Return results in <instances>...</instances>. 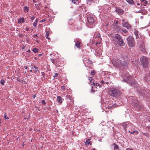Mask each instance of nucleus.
Returning <instances> with one entry per match:
<instances>
[{
    "label": "nucleus",
    "instance_id": "obj_3",
    "mask_svg": "<svg viewBox=\"0 0 150 150\" xmlns=\"http://www.w3.org/2000/svg\"><path fill=\"white\" fill-rule=\"evenodd\" d=\"M132 79L131 76L128 75L126 76L123 79V80L127 83L129 84L131 86L134 87H137V82Z\"/></svg>",
    "mask_w": 150,
    "mask_h": 150
},
{
    "label": "nucleus",
    "instance_id": "obj_17",
    "mask_svg": "<svg viewBox=\"0 0 150 150\" xmlns=\"http://www.w3.org/2000/svg\"><path fill=\"white\" fill-rule=\"evenodd\" d=\"M148 3V2L146 0H142L141 1V5L145 6Z\"/></svg>",
    "mask_w": 150,
    "mask_h": 150
},
{
    "label": "nucleus",
    "instance_id": "obj_59",
    "mask_svg": "<svg viewBox=\"0 0 150 150\" xmlns=\"http://www.w3.org/2000/svg\"><path fill=\"white\" fill-rule=\"evenodd\" d=\"M137 5L138 6H139L140 5V4L139 3H138L137 4Z\"/></svg>",
    "mask_w": 150,
    "mask_h": 150
},
{
    "label": "nucleus",
    "instance_id": "obj_7",
    "mask_svg": "<svg viewBox=\"0 0 150 150\" xmlns=\"http://www.w3.org/2000/svg\"><path fill=\"white\" fill-rule=\"evenodd\" d=\"M126 40L127 44L129 47H132L134 46V39L132 37L129 36L127 38Z\"/></svg>",
    "mask_w": 150,
    "mask_h": 150
},
{
    "label": "nucleus",
    "instance_id": "obj_22",
    "mask_svg": "<svg viewBox=\"0 0 150 150\" xmlns=\"http://www.w3.org/2000/svg\"><path fill=\"white\" fill-rule=\"evenodd\" d=\"M35 6H36V9L38 10L40 9V7L42 6L40 4H35Z\"/></svg>",
    "mask_w": 150,
    "mask_h": 150
},
{
    "label": "nucleus",
    "instance_id": "obj_58",
    "mask_svg": "<svg viewBox=\"0 0 150 150\" xmlns=\"http://www.w3.org/2000/svg\"><path fill=\"white\" fill-rule=\"evenodd\" d=\"M146 79L147 80L148 79L150 78L148 76H146Z\"/></svg>",
    "mask_w": 150,
    "mask_h": 150
},
{
    "label": "nucleus",
    "instance_id": "obj_27",
    "mask_svg": "<svg viewBox=\"0 0 150 150\" xmlns=\"http://www.w3.org/2000/svg\"><path fill=\"white\" fill-rule=\"evenodd\" d=\"M90 68L91 69V75H92V76H93L94 75H95V74L96 73V72L95 71L93 70V69H92V68L91 67H90Z\"/></svg>",
    "mask_w": 150,
    "mask_h": 150
},
{
    "label": "nucleus",
    "instance_id": "obj_1",
    "mask_svg": "<svg viewBox=\"0 0 150 150\" xmlns=\"http://www.w3.org/2000/svg\"><path fill=\"white\" fill-rule=\"evenodd\" d=\"M123 58L124 60L127 62L122 61L119 59L114 58L111 60L112 63L113 65L116 67H126L127 65V62L129 61V59L128 57L126 55H125Z\"/></svg>",
    "mask_w": 150,
    "mask_h": 150
},
{
    "label": "nucleus",
    "instance_id": "obj_15",
    "mask_svg": "<svg viewBox=\"0 0 150 150\" xmlns=\"http://www.w3.org/2000/svg\"><path fill=\"white\" fill-rule=\"evenodd\" d=\"M123 127L125 130H127L128 128L131 127V125L128 124L127 122H125L123 124Z\"/></svg>",
    "mask_w": 150,
    "mask_h": 150
},
{
    "label": "nucleus",
    "instance_id": "obj_54",
    "mask_svg": "<svg viewBox=\"0 0 150 150\" xmlns=\"http://www.w3.org/2000/svg\"><path fill=\"white\" fill-rule=\"evenodd\" d=\"M91 79V81H94L93 80V78L92 77H90Z\"/></svg>",
    "mask_w": 150,
    "mask_h": 150
},
{
    "label": "nucleus",
    "instance_id": "obj_57",
    "mask_svg": "<svg viewBox=\"0 0 150 150\" xmlns=\"http://www.w3.org/2000/svg\"><path fill=\"white\" fill-rule=\"evenodd\" d=\"M35 41H36V42L37 43H39V41H38V40H37H37H35Z\"/></svg>",
    "mask_w": 150,
    "mask_h": 150
},
{
    "label": "nucleus",
    "instance_id": "obj_19",
    "mask_svg": "<svg viewBox=\"0 0 150 150\" xmlns=\"http://www.w3.org/2000/svg\"><path fill=\"white\" fill-rule=\"evenodd\" d=\"M140 50L143 53H144L146 52L145 46L144 45H142L140 47Z\"/></svg>",
    "mask_w": 150,
    "mask_h": 150
},
{
    "label": "nucleus",
    "instance_id": "obj_51",
    "mask_svg": "<svg viewBox=\"0 0 150 150\" xmlns=\"http://www.w3.org/2000/svg\"><path fill=\"white\" fill-rule=\"evenodd\" d=\"M101 83L102 84H103L104 83H105L103 80H102L101 81Z\"/></svg>",
    "mask_w": 150,
    "mask_h": 150
},
{
    "label": "nucleus",
    "instance_id": "obj_2",
    "mask_svg": "<svg viewBox=\"0 0 150 150\" xmlns=\"http://www.w3.org/2000/svg\"><path fill=\"white\" fill-rule=\"evenodd\" d=\"M131 103L132 108L137 111H140L143 109V105L139 101L132 96L131 97Z\"/></svg>",
    "mask_w": 150,
    "mask_h": 150
},
{
    "label": "nucleus",
    "instance_id": "obj_39",
    "mask_svg": "<svg viewBox=\"0 0 150 150\" xmlns=\"http://www.w3.org/2000/svg\"><path fill=\"white\" fill-rule=\"evenodd\" d=\"M96 88H97V86H99V88H100L101 87H102V86L100 85V84H99L98 83H96Z\"/></svg>",
    "mask_w": 150,
    "mask_h": 150
},
{
    "label": "nucleus",
    "instance_id": "obj_26",
    "mask_svg": "<svg viewBox=\"0 0 150 150\" xmlns=\"http://www.w3.org/2000/svg\"><path fill=\"white\" fill-rule=\"evenodd\" d=\"M126 1L129 4H132L134 3V1L132 0H126Z\"/></svg>",
    "mask_w": 150,
    "mask_h": 150
},
{
    "label": "nucleus",
    "instance_id": "obj_5",
    "mask_svg": "<svg viewBox=\"0 0 150 150\" xmlns=\"http://www.w3.org/2000/svg\"><path fill=\"white\" fill-rule=\"evenodd\" d=\"M140 60L143 68L146 69L147 68L149 61V59L145 56H142L141 57Z\"/></svg>",
    "mask_w": 150,
    "mask_h": 150
},
{
    "label": "nucleus",
    "instance_id": "obj_37",
    "mask_svg": "<svg viewBox=\"0 0 150 150\" xmlns=\"http://www.w3.org/2000/svg\"><path fill=\"white\" fill-rule=\"evenodd\" d=\"M24 10L26 12H28L29 11V9L28 7L27 6H25L24 7Z\"/></svg>",
    "mask_w": 150,
    "mask_h": 150
},
{
    "label": "nucleus",
    "instance_id": "obj_53",
    "mask_svg": "<svg viewBox=\"0 0 150 150\" xmlns=\"http://www.w3.org/2000/svg\"><path fill=\"white\" fill-rule=\"evenodd\" d=\"M96 83L94 82H93V85L94 86H96Z\"/></svg>",
    "mask_w": 150,
    "mask_h": 150
},
{
    "label": "nucleus",
    "instance_id": "obj_4",
    "mask_svg": "<svg viewBox=\"0 0 150 150\" xmlns=\"http://www.w3.org/2000/svg\"><path fill=\"white\" fill-rule=\"evenodd\" d=\"M113 40L117 42L121 46L125 45V43L122 37L119 34H116L113 36Z\"/></svg>",
    "mask_w": 150,
    "mask_h": 150
},
{
    "label": "nucleus",
    "instance_id": "obj_34",
    "mask_svg": "<svg viewBox=\"0 0 150 150\" xmlns=\"http://www.w3.org/2000/svg\"><path fill=\"white\" fill-rule=\"evenodd\" d=\"M58 74L57 73H56L54 74V75L53 76L54 79H53V80H54L55 79H57V76H58Z\"/></svg>",
    "mask_w": 150,
    "mask_h": 150
},
{
    "label": "nucleus",
    "instance_id": "obj_60",
    "mask_svg": "<svg viewBox=\"0 0 150 150\" xmlns=\"http://www.w3.org/2000/svg\"><path fill=\"white\" fill-rule=\"evenodd\" d=\"M42 55V54H39L38 57H40Z\"/></svg>",
    "mask_w": 150,
    "mask_h": 150
},
{
    "label": "nucleus",
    "instance_id": "obj_42",
    "mask_svg": "<svg viewBox=\"0 0 150 150\" xmlns=\"http://www.w3.org/2000/svg\"><path fill=\"white\" fill-rule=\"evenodd\" d=\"M41 103L43 105H45L46 104V102L44 100H42Z\"/></svg>",
    "mask_w": 150,
    "mask_h": 150
},
{
    "label": "nucleus",
    "instance_id": "obj_47",
    "mask_svg": "<svg viewBox=\"0 0 150 150\" xmlns=\"http://www.w3.org/2000/svg\"><path fill=\"white\" fill-rule=\"evenodd\" d=\"M64 91H65V90L66 88L64 86H62V88H61Z\"/></svg>",
    "mask_w": 150,
    "mask_h": 150
},
{
    "label": "nucleus",
    "instance_id": "obj_10",
    "mask_svg": "<svg viewBox=\"0 0 150 150\" xmlns=\"http://www.w3.org/2000/svg\"><path fill=\"white\" fill-rule=\"evenodd\" d=\"M115 11L119 15H123L124 12V11L122 9L117 7H115Z\"/></svg>",
    "mask_w": 150,
    "mask_h": 150
},
{
    "label": "nucleus",
    "instance_id": "obj_56",
    "mask_svg": "<svg viewBox=\"0 0 150 150\" xmlns=\"http://www.w3.org/2000/svg\"><path fill=\"white\" fill-rule=\"evenodd\" d=\"M26 30L27 31H28L29 30V29L28 28H26Z\"/></svg>",
    "mask_w": 150,
    "mask_h": 150
},
{
    "label": "nucleus",
    "instance_id": "obj_28",
    "mask_svg": "<svg viewBox=\"0 0 150 150\" xmlns=\"http://www.w3.org/2000/svg\"><path fill=\"white\" fill-rule=\"evenodd\" d=\"M38 19L37 18L35 21L34 23H33V25L34 27H36L37 26V23H38Z\"/></svg>",
    "mask_w": 150,
    "mask_h": 150
},
{
    "label": "nucleus",
    "instance_id": "obj_13",
    "mask_svg": "<svg viewBox=\"0 0 150 150\" xmlns=\"http://www.w3.org/2000/svg\"><path fill=\"white\" fill-rule=\"evenodd\" d=\"M31 66L32 67H31V69H33L34 73H36L38 71V72H40L39 70L38 69V67L35 66L34 64H31Z\"/></svg>",
    "mask_w": 150,
    "mask_h": 150
},
{
    "label": "nucleus",
    "instance_id": "obj_35",
    "mask_svg": "<svg viewBox=\"0 0 150 150\" xmlns=\"http://www.w3.org/2000/svg\"><path fill=\"white\" fill-rule=\"evenodd\" d=\"M4 118L5 119L8 120L9 119V117L7 116V115L6 113H5L4 114Z\"/></svg>",
    "mask_w": 150,
    "mask_h": 150
},
{
    "label": "nucleus",
    "instance_id": "obj_40",
    "mask_svg": "<svg viewBox=\"0 0 150 150\" xmlns=\"http://www.w3.org/2000/svg\"><path fill=\"white\" fill-rule=\"evenodd\" d=\"M33 37L34 38H37V39L38 38V36L37 35V34H35V35H33Z\"/></svg>",
    "mask_w": 150,
    "mask_h": 150
},
{
    "label": "nucleus",
    "instance_id": "obj_38",
    "mask_svg": "<svg viewBox=\"0 0 150 150\" xmlns=\"http://www.w3.org/2000/svg\"><path fill=\"white\" fill-rule=\"evenodd\" d=\"M143 12H144V13H145L146 12V10H140L139 11H138V13H143Z\"/></svg>",
    "mask_w": 150,
    "mask_h": 150
},
{
    "label": "nucleus",
    "instance_id": "obj_62",
    "mask_svg": "<svg viewBox=\"0 0 150 150\" xmlns=\"http://www.w3.org/2000/svg\"><path fill=\"white\" fill-rule=\"evenodd\" d=\"M88 80H90V82H91V79H90V78H89V79H88Z\"/></svg>",
    "mask_w": 150,
    "mask_h": 150
},
{
    "label": "nucleus",
    "instance_id": "obj_50",
    "mask_svg": "<svg viewBox=\"0 0 150 150\" xmlns=\"http://www.w3.org/2000/svg\"><path fill=\"white\" fill-rule=\"evenodd\" d=\"M93 87L92 86V87H91V92H95V91H93Z\"/></svg>",
    "mask_w": 150,
    "mask_h": 150
},
{
    "label": "nucleus",
    "instance_id": "obj_43",
    "mask_svg": "<svg viewBox=\"0 0 150 150\" xmlns=\"http://www.w3.org/2000/svg\"><path fill=\"white\" fill-rule=\"evenodd\" d=\"M100 37V33H98L96 35V38H99Z\"/></svg>",
    "mask_w": 150,
    "mask_h": 150
},
{
    "label": "nucleus",
    "instance_id": "obj_49",
    "mask_svg": "<svg viewBox=\"0 0 150 150\" xmlns=\"http://www.w3.org/2000/svg\"><path fill=\"white\" fill-rule=\"evenodd\" d=\"M34 19H35V17L34 16H32L30 18V19H31V20H33Z\"/></svg>",
    "mask_w": 150,
    "mask_h": 150
},
{
    "label": "nucleus",
    "instance_id": "obj_33",
    "mask_svg": "<svg viewBox=\"0 0 150 150\" xmlns=\"http://www.w3.org/2000/svg\"><path fill=\"white\" fill-rule=\"evenodd\" d=\"M91 144V141L90 139H88L86 140V142L85 143V144Z\"/></svg>",
    "mask_w": 150,
    "mask_h": 150
},
{
    "label": "nucleus",
    "instance_id": "obj_25",
    "mask_svg": "<svg viewBox=\"0 0 150 150\" xmlns=\"http://www.w3.org/2000/svg\"><path fill=\"white\" fill-rule=\"evenodd\" d=\"M24 19L23 18H21L18 20V23H22L24 22Z\"/></svg>",
    "mask_w": 150,
    "mask_h": 150
},
{
    "label": "nucleus",
    "instance_id": "obj_14",
    "mask_svg": "<svg viewBox=\"0 0 150 150\" xmlns=\"http://www.w3.org/2000/svg\"><path fill=\"white\" fill-rule=\"evenodd\" d=\"M87 21L88 22V23L89 25H90L93 24L94 22V20L93 18L91 16L88 17Z\"/></svg>",
    "mask_w": 150,
    "mask_h": 150
},
{
    "label": "nucleus",
    "instance_id": "obj_20",
    "mask_svg": "<svg viewBox=\"0 0 150 150\" xmlns=\"http://www.w3.org/2000/svg\"><path fill=\"white\" fill-rule=\"evenodd\" d=\"M129 132L131 134H138V132L136 130L132 131V129L129 130Z\"/></svg>",
    "mask_w": 150,
    "mask_h": 150
},
{
    "label": "nucleus",
    "instance_id": "obj_52",
    "mask_svg": "<svg viewBox=\"0 0 150 150\" xmlns=\"http://www.w3.org/2000/svg\"><path fill=\"white\" fill-rule=\"evenodd\" d=\"M19 36L20 38H22L23 37V35L22 34H20L19 35Z\"/></svg>",
    "mask_w": 150,
    "mask_h": 150
},
{
    "label": "nucleus",
    "instance_id": "obj_23",
    "mask_svg": "<svg viewBox=\"0 0 150 150\" xmlns=\"http://www.w3.org/2000/svg\"><path fill=\"white\" fill-rule=\"evenodd\" d=\"M62 98L60 96H57V100L60 103H62Z\"/></svg>",
    "mask_w": 150,
    "mask_h": 150
},
{
    "label": "nucleus",
    "instance_id": "obj_29",
    "mask_svg": "<svg viewBox=\"0 0 150 150\" xmlns=\"http://www.w3.org/2000/svg\"><path fill=\"white\" fill-rule=\"evenodd\" d=\"M38 49L36 48H34L32 50V51L35 53L38 52Z\"/></svg>",
    "mask_w": 150,
    "mask_h": 150
},
{
    "label": "nucleus",
    "instance_id": "obj_21",
    "mask_svg": "<svg viewBox=\"0 0 150 150\" xmlns=\"http://www.w3.org/2000/svg\"><path fill=\"white\" fill-rule=\"evenodd\" d=\"M75 46L78 48H80L81 47V42L79 41H77L75 44Z\"/></svg>",
    "mask_w": 150,
    "mask_h": 150
},
{
    "label": "nucleus",
    "instance_id": "obj_6",
    "mask_svg": "<svg viewBox=\"0 0 150 150\" xmlns=\"http://www.w3.org/2000/svg\"><path fill=\"white\" fill-rule=\"evenodd\" d=\"M150 91L149 89H142L139 93V95L140 96L146 98L150 94Z\"/></svg>",
    "mask_w": 150,
    "mask_h": 150
},
{
    "label": "nucleus",
    "instance_id": "obj_48",
    "mask_svg": "<svg viewBox=\"0 0 150 150\" xmlns=\"http://www.w3.org/2000/svg\"><path fill=\"white\" fill-rule=\"evenodd\" d=\"M144 135H145V136H146V137H149V134H147V133H144Z\"/></svg>",
    "mask_w": 150,
    "mask_h": 150
},
{
    "label": "nucleus",
    "instance_id": "obj_32",
    "mask_svg": "<svg viewBox=\"0 0 150 150\" xmlns=\"http://www.w3.org/2000/svg\"><path fill=\"white\" fill-rule=\"evenodd\" d=\"M117 106V105L116 104H115L114 105H112L110 106V108L111 109H113V108L116 107Z\"/></svg>",
    "mask_w": 150,
    "mask_h": 150
},
{
    "label": "nucleus",
    "instance_id": "obj_61",
    "mask_svg": "<svg viewBox=\"0 0 150 150\" xmlns=\"http://www.w3.org/2000/svg\"><path fill=\"white\" fill-rule=\"evenodd\" d=\"M100 42H97L96 43V45L97 44H100Z\"/></svg>",
    "mask_w": 150,
    "mask_h": 150
},
{
    "label": "nucleus",
    "instance_id": "obj_36",
    "mask_svg": "<svg viewBox=\"0 0 150 150\" xmlns=\"http://www.w3.org/2000/svg\"><path fill=\"white\" fill-rule=\"evenodd\" d=\"M0 83L2 85H4L5 83V80L4 79H2L0 81Z\"/></svg>",
    "mask_w": 150,
    "mask_h": 150
},
{
    "label": "nucleus",
    "instance_id": "obj_45",
    "mask_svg": "<svg viewBox=\"0 0 150 150\" xmlns=\"http://www.w3.org/2000/svg\"><path fill=\"white\" fill-rule=\"evenodd\" d=\"M73 3H76L77 1H78L79 0H71Z\"/></svg>",
    "mask_w": 150,
    "mask_h": 150
},
{
    "label": "nucleus",
    "instance_id": "obj_9",
    "mask_svg": "<svg viewBox=\"0 0 150 150\" xmlns=\"http://www.w3.org/2000/svg\"><path fill=\"white\" fill-rule=\"evenodd\" d=\"M113 29L116 32L118 33H121L122 28L121 26L118 25H114Z\"/></svg>",
    "mask_w": 150,
    "mask_h": 150
},
{
    "label": "nucleus",
    "instance_id": "obj_30",
    "mask_svg": "<svg viewBox=\"0 0 150 150\" xmlns=\"http://www.w3.org/2000/svg\"><path fill=\"white\" fill-rule=\"evenodd\" d=\"M46 38L49 40H50V38L49 37V33L48 31H47L46 32V34L45 35Z\"/></svg>",
    "mask_w": 150,
    "mask_h": 150
},
{
    "label": "nucleus",
    "instance_id": "obj_24",
    "mask_svg": "<svg viewBox=\"0 0 150 150\" xmlns=\"http://www.w3.org/2000/svg\"><path fill=\"white\" fill-rule=\"evenodd\" d=\"M134 34L136 35V38L137 39L139 38V36L138 35V31L137 30H135L134 31Z\"/></svg>",
    "mask_w": 150,
    "mask_h": 150
},
{
    "label": "nucleus",
    "instance_id": "obj_18",
    "mask_svg": "<svg viewBox=\"0 0 150 150\" xmlns=\"http://www.w3.org/2000/svg\"><path fill=\"white\" fill-rule=\"evenodd\" d=\"M113 145L114 146V150H119L120 149L119 147L115 143H113L112 144V145Z\"/></svg>",
    "mask_w": 150,
    "mask_h": 150
},
{
    "label": "nucleus",
    "instance_id": "obj_55",
    "mask_svg": "<svg viewBox=\"0 0 150 150\" xmlns=\"http://www.w3.org/2000/svg\"><path fill=\"white\" fill-rule=\"evenodd\" d=\"M126 150H133L132 149L128 148H127L126 149Z\"/></svg>",
    "mask_w": 150,
    "mask_h": 150
},
{
    "label": "nucleus",
    "instance_id": "obj_12",
    "mask_svg": "<svg viewBox=\"0 0 150 150\" xmlns=\"http://www.w3.org/2000/svg\"><path fill=\"white\" fill-rule=\"evenodd\" d=\"M83 62L84 64H85V66H86V64H87L88 65L90 66L92 64V62L91 60L89 59H87L86 58H85L83 60Z\"/></svg>",
    "mask_w": 150,
    "mask_h": 150
},
{
    "label": "nucleus",
    "instance_id": "obj_41",
    "mask_svg": "<svg viewBox=\"0 0 150 150\" xmlns=\"http://www.w3.org/2000/svg\"><path fill=\"white\" fill-rule=\"evenodd\" d=\"M115 25H119L120 23L117 20H115Z\"/></svg>",
    "mask_w": 150,
    "mask_h": 150
},
{
    "label": "nucleus",
    "instance_id": "obj_46",
    "mask_svg": "<svg viewBox=\"0 0 150 150\" xmlns=\"http://www.w3.org/2000/svg\"><path fill=\"white\" fill-rule=\"evenodd\" d=\"M42 75L43 77H45V73L44 72H42Z\"/></svg>",
    "mask_w": 150,
    "mask_h": 150
},
{
    "label": "nucleus",
    "instance_id": "obj_16",
    "mask_svg": "<svg viewBox=\"0 0 150 150\" xmlns=\"http://www.w3.org/2000/svg\"><path fill=\"white\" fill-rule=\"evenodd\" d=\"M120 33L124 36H126L128 34V33L127 30H123L122 29V30L121 33Z\"/></svg>",
    "mask_w": 150,
    "mask_h": 150
},
{
    "label": "nucleus",
    "instance_id": "obj_64",
    "mask_svg": "<svg viewBox=\"0 0 150 150\" xmlns=\"http://www.w3.org/2000/svg\"><path fill=\"white\" fill-rule=\"evenodd\" d=\"M33 69H31V70H30V72H33Z\"/></svg>",
    "mask_w": 150,
    "mask_h": 150
},
{
    "label": "nucleus",
    "instance_id": "obj_31",
    "mask_svg": "<svg viewBox=\"0 0 150 150\" xmlns=\"http://www.w3.org/2000/svg\"><path fill=\"white\" fill-rule=\"evenodd\" d=\"M50 61L52 63L54 64L57 65V62L54 61V59H50Z\"/></svg>",
    "mask_w": 150,
    "mask_h": 150
},
{
    "label": "nucleus",
    "instance_id": "obj_63",
    "mask_svg": "<svg viewBox=\"0 0 150 150\" xmlns=\"http://www.w3.org/2000/svg\"><path fill=\"white\" fill-rule=\"evenodd\" d=\"M25 69H27L28 68V67L27 66H25Z\"/></svg>",
    "mask_w": 150,
    "mask_h": 150
},
{
    "label": "nucleus",
    "instance_id": "obj_11",
    "mask_svg": "<svg viewBox=\"0 0 150 150\" xmlns=\"http://www.w3.org/2000/svg\"><path fill=\"white\" fill-rule=\"evenodd\" d=\"M122 26L124 27L127 28V29L131 30L132 28L131 25L129 24L128 22H125L122 23Z\"/></svg>",
    "mask_w": 150,
    "mask_h": 150
},
{
    "label": "nucleus",
    "instance_id": "obj_8",
    "mask_svg": "<svg viewBox=\"0 0 150 150\" xmlns=\"http://www.w3.org/2000/svg\"><path fill=\"white\" fill-rule=\"evenodd\" d=\"M109 94L113 96L118 97L119 96L120 93L118 90L116 89H113L109 91Z\"/></svg>",
    "mask_w": 150,
    "mask_h": 150
},
{
    "label": "nucleus",
    "instance_id": "obj_44",
    "mask_svg": "<svg viewBox=\"0 0 150 150\" xmlns=\"http://www.w3.org/2000/svg\"><path fill=\"white\" fill-rule=\"evenodd\" d=\"M45 21H46L45 19H43L42 20L40 21V23L43 22Z\"/></svg>",
    "mask_w": 150,
    "mask_h": 150
}]
</instances>
